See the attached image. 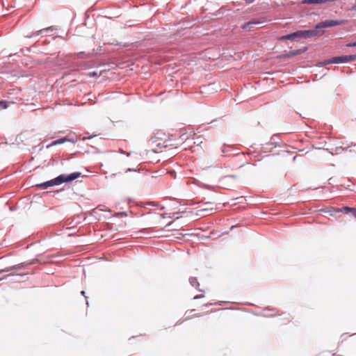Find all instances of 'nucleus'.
Listing matches in <instances>:
<instances>
[{"mask_svg":"<svg viewBox=\"0 0 356 356\" xmlns=\"http://www.w3.org/2000/svg\"><path fill=\"white\" fill-rule=\"evenodd\" d=\"M81 175V172H75L71 173L70 175H60L54 179L46 181V188L52 186L54 185H59L64 182H70V181L80 177Z\"/></svg>","mask_w":356,"mask_h":356,"instance_id":"nucleus-1","label":"nucleus"},{"mask_svg":"<svg viewBox=\"0 0 356 356\" xmlns=\"http://www.w3.org/2000/svg\"><path fill=\"white\" fill-rule=\"evenodd\" d=\"M346 23V21L343 20V19H339V20L329 19V20H325L324 22H321L317 24L316 26V29L328 28V27L344 24Z\"/></svg>","mask_w":356,"mask_h":356,"instance_id":"nucleus-2","label":"nucleus"},{"mask_svg":"<svg viewBox=\"0 0 356 356\" xmlns=\"http://www.w3.org/2000/svg\"><path fill=\"white\" fill-rule=\"evenodd\" d=\"M356 60V54L348 56H335L327 61V63H342Z\"/></svg>","mask_w":356,"mask_h":356,"instance_id":"nucleus-3","label":"nucleus"},{"mask_svg":"<svg viewBox=\"0 0 356 356\" xmlns=\"http://www.w3.org/2000/svg\"><path fill=\"white\" fill-rule=\"evenodd\" d=\"M323 31H317V30H307V31H298V37L302 38H310L316 35H321L323 34Z\"/></svg>","mask_w":356,"mask_h":356,"instance_id":"nucleus-4","label":"nucleus"},{"mask_svg":"<svg viewBox=\"0 0 356 356\" xmlns=\"http://www.w3.org/2000/svg\"><path fill=\"white\" fill-rule=\"evenodd\" d=\"M24 266H25L24 264H20L15 265V266H10V267H8V268H6L1 270H0V274L1 273H9V272H10L12 270H21V269L24 268Z\"/></svg>","mask_w":356,"mask_h":356,"instance_id":"nucleus-5","label":"nucleus"},{"mask_svg":"<svg viewBox=\"0 0 356 356\" xmlns=\"http://www.w3.org/2000/svg\"><path fill=\"white\" fill-rule=\"evenodd\" d=\"M54 31H56V29H54L51 26L46 28V37L51 36L52 38H56L57 33H52Z\"/></svg>","mask_w":356,"mask_h":356,"instance_id":"nucleus-6","label":"nucleus"},{"mask_svg":"<svg viewBox=\"0 0 356 356\" xmlns=\"http://www.w3.org/2000/svg\"><path fill=\"white\" fill-rule=\"evenodd\" d=\"M297 37H298V31L291 33V34H289V35H283L280 39L282 40H293L295 38H297Z\"/></svg>","mask_w":356,"mask_h":356,"instance_id":"nucleus-7","label":"nucleus"},{"mask_svg":"<svg viewBox=\"0 0 356 356\" xmlns=\"http://www.w3.org/2000/svg\"><path fill=\"white\" fill-rule=\"evenodd\" d=\"M65 141H66V139L65 138H61V139H58V140H54L51 143L47 145L46 146L47 148H49L50 147H52L54 145H58V144H62Z\"/></svg>","mask_w":356,"mask_h":356,"instance_id":"nucleus-8","label":"nucleus"},{"mask_svg":"<svg viewBox=\"0 0 356 356\" xmlns=\"http://www.w3.org/2000/svg\"><path fill=\"white\" fill-rule=\"evenodd\" d=\"M189 282H190V284L193 286V287H197L199 286V283L197 282V280L196 277H190L189 279Z\"/></svg>","mask_w":356,"mask_h":356,"instance_id":"nucleus-9","label":"nucleus"},{"mask_svg":"<svg viewBox=\"0 0 356 356\" xmlns=\"http://www.w3.org/2000/svg\"><path fill=\"white\" fill-rule=\"evenodd\" d=\"M0 106L2 108H8V102L6 101H0Z\"/></svg>","mask_w":356,"mask_h":356,"instance_id":"nucleus-10","label":"nucleus"},{"mask_svg":"<svg viewBox=\"0 0 356 356\" xmlns=\"http://www.w3.org/2000/svg\"><path fill=\"white\" fill-rule=\"evenodd\" d=\"M353 209H352V208H350V207H343L341 209V211H352L353 212Z\"/></svg>","mask_w":356,"mask_h":356,"instance_id":"nucleus-11","label":"nucleus"},{"mask_svg":"<svg viewBox=\"0 0 356 356\" xmlns=\"http://www.w3.org/2000/svg\"><path fill=\"white\" fill-rule=\"evenodd\" d=\"M346 46L348 47H356V42H352V43H348V44H347Z\"/></svg>","mask_w":356,"mask_h":356,"instance_id":"nucleus-12","label":"nucleus"},{"mask_svg":"<svg viewBox=\"0 0 356 356\" xmlns=\"http://www.w3.org/2000/svg\"><path fill=\"white\" fill-rule=\"evenodd\" d=\"M252 24H256V23L255 22H248V23L245 24V25H243V29H247L248 26H249L250 25H251Z\"/></svg>","mask_w":356,"mask_h":356,"instance_id":"nucleus-13","label":"nucleus"},{"mask_svg":"<svg viewBox=\"0 0 356 356\" xmlns=\"http://www.w3.org/2000/svg\"><path fill=\"white\" fill-rule=\"evenodd\" d=\"M349 336L347 335V334H343L341 335V338L342 339V341L343 340H346L347 339V337H348Z\"/></svg>","mask_w":356,"mask_h":356,"instance_id":"nucleus-14","label":"nucleus"},{"mask_svg":"<svg viewBox=\"0 0 356 356\" xmlns=\"http://www.w3.org/2000/svg\"><path fill=\"white\" fill-rule=\"evenodd\" d=\"M300 54V51H299V50L291 53V55H297V54Z\"/></svg>","mask_w":356,"mask_h":356,"instance_id":"nucleus-15","label":"nucleus"},{"mask_svg":"<svg viewBox=\"0 0 356 356\" xmlns=\"http://www.w3.org/2000/svg\"><path fill=\"white\" fill-rule=\"evenodd\" d=\"M203 297H204V296H203V295H198V296H195L194 297V299L202 298H203Z\"/></svg>","mask_w":356,"mask_h":356,"instance_id":"nucleus-16","label":"nucleus"},{"mask_svg":"<svg viewBox=\"0 0 356 356\" xmlns=\"http://www.w3.org/2000/svg\"><path fill=\"white\" fill-rule=\"evenodd\" d=\"M247 3H252L254 0H244Z\"/></svg>","mask_w":356,"mask_h":356,"instance_id":"nucleus-17","label":"nucleus"},{"mask_svg":"<svg viewBox=\"0 0 356 356\" xmlns=\"http://www.w3.org/2000/svg\"><path fill=\"white\" fill-rule=\"evenodd\" d=\"M211 209H212V208H209V207H205V208H204V209H202V210L207 211V210H211Z\"/></svg>","mask_w":356,"mask_h":356,"instance_id":"nucleus-18","label":"nucleus"},{"mask_svg":"<svg viewBox=\"0 0 356 356\" xmlns=\"http://www.w3.org/2000/svg\"><path fill=\"white\" fill-rule=\"evenodd\" d=\"M211 209H212V208H209V207H205V208H204V209H202V210L207 211V210H211Z\"/></svg>","mask_w":356,"mask_h":356,"instance_id":"nucleus-19","label":"nucleus"},{"mask_svg":"<svg viewBox=\"0 0 356 356\" xmlns=\"http://www.w3.org/2000/svg\"><path fill=\"white\" fill-rule=\"evenodd\" d=\"M90 76H97V73L96 72H92V73H90L89 74Z\"/></svg>","mask_w":356,"mask_h":356,"instance_id":"nucleus-20","label":"nucleus"},{"mask_svg":"<svg viewBox=\"0 0 356 356\" xmlns=\"http://www.w3.org/2000/svg\"><path fill=\"white\" fill-rule=\"evenodd\" d=\"M128 171H136V170L134 169H131V168H128L126 172H128Z\"/></svg>","mask_w":356,"mask_h":356,"instance_id":"nucleus-21","label":"nucleus"},{"mask_svg":"<svg viewBox=\"0 0 356 356\" xmlns=\"http://www.w3.org/2000/svg\"><path fill=\"white\" fill-rule=\"evenodd\" d=\"M353 216L356 218V209H353Z\"/></svg>","mask_w":356,"mask_h":356,"instance_id":"nucleus-22","label":"nucleus"},{"mask_svg":"<svg viewBox=\"0 0 356 356\" xmlns=\"http://www.w3.org/2000/svg\"><path fill=\"white\" fill-rule=\"evenodd\" d=\"M356 10V5H355L352 8H351V10Z\"/></svg>","mask_w":356,"mask_h":356,"instance_id":"nucleus-23","label":"nucleus"},{"mask_svg":"<svg viewBox=\"0 0 356 356\" xmlns=\"http://www.w3.org/2000/svg\"><path fill=\"white\" fill-rule=\"evenodd\" d=\"M81 294H82L83 296H85V291H81Z\"/></svg>","mask_w":356,"mask_h":356,"instance_id":"nucleus-24","label":"nucleus"},{"mask_svg":"<svg viewBox=\"0 0 356 356\" xmlns=\"http://www.w3.org/2000/svg\"><path fill=\"white\" fill-rule=\"evenodd\" d=\"M44 186V183L40 184V186Z\"/></svg>","mask_w":356,"mask_h":356,"instance_id":"nucleus-25","label":"nucleus"},{"mask_svg":"<svg viewBox=\"0 0 356 356\" xmlns=\"http://www.w3.org/2000/svg\"><path fill=\"white\" fill-rule=\"evenodd\" d=\"M3 278H0V281L2 280Z\"/></svg>","mask_w":356,"mask_h":356,"instance_id":"nucleus-26","label":"nucleus"}]
</instances>
